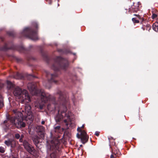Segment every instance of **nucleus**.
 Listing matches in <instances>:
<instances>
[{
  "label": "nucleus",
  "instance_id": "6e6552de",
  "mask_svg": "<svg viewBox=\"0 0 158 158\" xmlns=\"http://www.w3.org/2000/svg\"><path fill=\"white\" fill-rule=\"evenodd\" d=\"M23 145L25 148L30 154L34 155L35 150L32 146L29 144L27 141H24L23 142Z\"/></svg>",
  "mask_w": 158,
  "mask_h": 158
},
{
  "label": "nucleus",
  "instance_id": "f3484780",
  "mask_svg": "<svg viewBox=\"0 0 158 158\" xmlns=\"http://www.w3.org/2000/svg\"><path fill=\"white\" fill-rule=\"evenodd\" d=\"M69 65V63L68 62H67L62 67V69H65Z\"/></svg>",
  "mask_w": 158,
  "mask_h": 158
},
{
  "label": "nucleus",
  "instance_id": "2f4dec72",
  "mask_svg": "<svg viewBox=\"0 0 158 158\" xmlns=\"http://www.w3.org/2000/svg\"><path fill=\"white\" fill-rule=\"evenodd\" d=\"M84 127V125H83L81 127H82V128H83Z\"/></svg>",
  "mask_w": 158,
  "mask_h": 158
},
{
  "label": "nucleus",
  "instance_id": "f704fd0d",
  "mask_svg": "<svg viewBox=\"0 0 158 158\" xmlns=\"http://www.w3.org/2000/svg\"><path fill=\"white\" fill-rule=\"evenodd\" d=\"M48 109H49V105H48Z\"/></svg>",
  "mask_w": 158,
  "mask_h": 158
},
{
  "label": "nucleus",
  "instance_id": "39448f33",
  "mask_svg": "<svg viewBox=\"0 0 158 158\" xmlns=\"http://www.w3.org/2000/svg\"><path fill=\"white\" fill-rule=\"evenodd\" d=\"M77 130L79 131L77 135V137L81 138L82 143H85L88 141V137L87 136L86 132L84 131L81 130L80 127L78 128Z\"/></svg>",
  "mask_w": 158,
  "mask_h": 158
},
{
  "label": "nucleus",
  "instance_id": "f8f14e48",
  "mask_svg": "<svg viewBox=\"0 0 158 158\" xmlns=\"http://www.w3.org/2000/svg\"><path fill=\"white\" fill-rule=\"evenodd\" d=\"M153 28L156 31H158V23L156 22L153 25Z\"/></svg>",
  "mask_w": 158,
  "mask_h": 158
},
{
  "label": "nucleus",
  "instance_id": "5701e85b",
  "mask_svg": "<svg viewBox=\"0 0 158 158\" xmlns=\"http://www.w3.org/2000/svg\"><path fill=\"white\" fill-rule=\"evenodd\" d=\"M157 17V15L155 14H153L152 15V17L153 19H155Z\"/></svg>",
  "mask_w": 158,
  "mask_h": 158
},
{
  "label": "nucleus",
  "instance_id": "e433bc0d",
  "mask_svg": "<svg viewBox=\"0 0 158 158\" xmlns=\"http://www.w3.org/2000/svg\"><path fill=\"white\" fill-rule=\"evenodd\" d=\"M53 141H52V143H53Z\"/></svg>",
  "mask_w": 158,
  "mask_h": 158
},
{
  "label": "nucleus",
  "instance_id": "f03ea898",
  "mask_svg": "<svg viewBox=\"0 0 158 158\" xmlns=\"http://www.w3.org/2000/svg\"><path fill=\"white\" fill-rule=\"evenodd\" d=\"M31 107L30 106L27 105L25 107L26 114L22 113L21 112H19L18 113V116H16L15 118H11L10 120V122L12 123L15 125L18 128L25 127V123L22 122L23 116H26V120H29L32 121L33 119V117L32 112L31 111Z\"/></svg>",
  "mask_w": 158,
  "mask_h": 158
},
{
  "label": "nucleus",
  "instance_id": "72a5a7b5",
  "mask_svg": "<svg viewBox=\"0 0 158 158\" xmlns=\"http://www.w3.org/2000/svg\"><path fill=\"white\" fill-rule=\"evenodd\" d=\"M17 75L18 76H20V75L18 73V74H17Z\"/></svg>",
  "mask_w": 158,
  "mask_h": 158
},
{
  "label": "nucleus",
  "instance_id": "ddd939ff",
  "mask_svg": "<svg viewBox=\"0 0 158 158\" xmlns=\"http://www.w3.org/2000/svg\"><path fill=\"white\" fill-rule=\"evenodd\" d=\"M39 138L37 136H35L33 138V140L35 143H38L39 142Z\"/></svg>",
  "mask_w": 158,
  "mask_h": 158
},
{
  "label": "nucleus",
  "instance_id": "cd10ccee",
  "mask_svg": "<svg viewBox=\"0 0 158 158\" xmlns=\"http://www.w3.org/2000/svg\"><path fill=\"white\" fill-rule=\"evenodd\" d=\"M60 128V127L59 126H57L56 127H55V129H59Z\"/></svg>",
  "mask_w": 158,
  "mask_h": 158
},
{
  "label": "nucleus",
  "instance_id": "7ed1b4c3",
  "mask_svg": "<svg viewBox=\"0 0 158 158\" xmlns=\"http://www.w3.org/2000/svg\"><path fill=\"white\" fill-rule=\"evenodd\" d=\"M13 94L16 98L20 99L22 98L21 103L26 104L31 101L28 92L25 89L22 90L19 87L15 89Z\"/></svg>",
  "mask_w": 158,
  "mask_h": 158
},
{
  "label": "nucleus",
  "instance_id": "c85d7f7f",
  "mask_svg": "<svg viewBox=\"0 0 158 158\" xmlns=\"http://www.w3.org/2000/svg\"><path fill=\"white\" fill-rule=\"evenodd\" d=\"M45 122L44 121H43L41 122V123L42 124H44Z\"/></svg>",
  "mask_w": 158,
  "mask_h": 158
},
{
  "label": "nucleus",
  "instance_id": "a878e982",
  "mask_svg": "<svg viewBox=\"0 0 158 158\" xmlns=\"http://www.w3.org/2000/svg\"><path fill=\"white\" fill-rule=\"evenodd\" d=\"M95 134L96 136H98L99 135V132H96Z\"/></svg>",
  "mask_w": 158,
  "mask_h": 158
},
{
  "label": "nucleus",
  "instance_id": "4be33fe9",
  "mask_svg": "<svg viewBox=\"0 0 158 158\" xmlns=\"http://www.w3.org/2000/svg\"><path fill=\"white\" fill-rule=\"evenodd\" d=\"M9 121V120L8 119H7V120H6L5 121H4V124H5V125H6V127H7L9 126V125H7V124H6V123H7V121Z\"/></svg>",
  "mask_w": 158,
  "mask_h": 158
},
{
  "label": "nucleus",
  "instance_id": "1a4fd4ad",
  "mask_svg": "<svg viewBox=\"0 0 158 158\" xmlns=\"http://www.w3.org/2000/svg\"><path fill=\"white\" fill-rule=\"evenodd\" d=\"M30 39L33 40H36L38 39V37L36 35V33L35 32H31L29 36Z\"/></svg>",
  "mask_w": 158,
  "mask_h": 158
},
{
  "label": "nucleus",
  "instance_id": "c756f323",
  "mask_svg": "<svg viewBox=\"0 0 158 158\" xmlns=\"http://www.w3.org/2000/svg\"><path fill=\"white\" fill-rule=\"evenodd\" d=\"M114 156L113 155H111L110 156V158H114Z\"/></svg>",
  "mask_w": 158,
  "mask_h": 158
},
{
  "label": "nucleus",
  "instance_id": "a211bd4d",
  "mask_svg": "<svg viewBox=\"0 0 158 158\" xmlns=\"http://www.w3.org/2000/svg\"><path fill=\"white\" fill-rule=\"evenodd\" d=\"M132 20L133 23H138L139 22V21L138 20L136 19L135 18H133L132 19Z\"/></svg>",
  "mask_w": 158,
  "mask_h": 158
},
{
  "label": "nucleus",
  "instance_id": "473e14b6",
  "mask_svg": "<svg viewBox=\"0 0 158 158\" xmlns=\"http://www.w3.org/2000/svg\"><path fill=\"white\" fill-rule=\"evenodd\" d=\"M18 79H21L22 78L21 77H18L17 78Z\"/></svg>",
  "mask_w": 158,
  "mask_h": 158
},
{
  "label": "nucleus",
  "instance_id": "6ab92c4d",
  "mask_svg": "<svg viewBox=\"0 0 158 158\" xmlns=\"http://www.w3.org/2000/svg\"><path fill=\"white\" fill-rule=\"evenodd\" d=\"M50 156L51 158H56V154L54 153L51 154Z\"/></svg>",
  "mask_w": 158,
  "mask_h": 158
},
{
  "label": "nucleus",
  "instance_id": "bb28decb",
  "mask_svg": "<svg viewBox=\"0 0 158 158\" xmlns=\"http://www.w3.org/2000/svg\"><path fill=\"white\" fill-rule=\"evenodd\" d=\"M134 15L136 16H137V17H138V18H139H139H140V16H139V15H136V14H134Z\"/></svg>",
  "mask_w": 158,
  "mask_h": 158
},
{
  "label": "nucleus",
  "instance_id": "2eb2a0df",
  "mask_svg": "<svg viewBox=\"0 0 158 158\" xmlns=\"http://www.w3.org/2000/svg\"><path fill=\"white\" fill-rule=\"evenodd\" d=\"M134 6H132L131 9V10L133 12H136L138 10V9L137 7L136 8H135L134 7Z\"/></svg>",
  "mask_w": 158,
  "mask_h": 158
},
{
  "label": "nucleus",
  "instance_id": "b1692460",
  "mask_svg": "<svg viewBox=\"0 0 158 158\" xmlns=\"http://www.w3.org/2000/svg\"><path fill=\"white\" fill-rule=\"evenodd\" d=\"M15 137L17 139H19L20 137V135L18 134H16L15 135Z\"/></svg>",
  "mask_w": 158,
  "mask_h": 158
},
{
  "label": "nucleus",
  "instance_id": "4468645a",
  "mask_svg": "<svg viewBox=\"0 0 158 158\" xmlns=\"http://www.w3.org/2000/svg\"><path fill=\"white\" fill-rule=\"evenodd\" d=\"M7 87L8 88L10 89L13 87V85L11 82L9 81H7Z\"/></svg>",
  "mask_w": 158,
  "mask_h": 158
},
{
  "label": "nucleus",
  "instance_id": "f257e3e1",
  "mask_svg": "<svg viewBox=\"0 0 158 158\" xmlns=\"http://www.w3.org/2000/svg\"><path fill=\"white\" fill-rule=\"evenodd\" d=\"M27 87L32 94L34 95H38L41 96V100L43 103L40 104L37 108L42 109L44 106V103H46L48 100L54 104H56L55 98L50 96L48 94H46L43 90H37L35 85L32 83H29L27 85Z\"/></svg>",
  "mask_w": 158,
  "mask_h": 158
},
{
  "label": "nucleus",
  "instance_id": "c9c22d12",
  "mask_svg": "<svg viewBox=\"0 0 158 158\" xmlns=\"http://www.w3.org/2000/svg\"><path fill=\"white\" fill-rule=\"evenodd\" d=\"M80 146L81 147H82V145H80Z\"/></svg>",
  "mask_w": 158,
  "mask_h": 158
},
{
  "label": "nucleus",
  "instance_id": "aec40b11",
  "mask_svg": "<svg viewBox=\"0 0 158 158\" xmlns=\"http://www.w3.org/2000/svg\"><path fill=\"white\" fill-rule=\"evenodd\" d=\"M5 152L4 148L2 147H0V152L1 153H4Z\"/></svg>",
  "mask_w": 158,
  "mask_h": 158
},
{
  "label": "nucleus",
  "instance_id": "7c9ffc66",
  "mask_svg": "<svg viewBox=\"0 0 158 158\" xmlns=\"http://www.w3.org/2000/svg\"><path fill=\"white\" fill-rule=\"evenodd\" d=\"M10 158H17L16 157H14L13 156H12L10 157Z\"/></svg>",
  "mask_w": 158,
  "mask_h": 158
},
{
  "label": "nucleus",
  "instance_id": "9d476101",
  "mask_svg": "<svg viewBox=\"0 0 158 158\" xmlns=\"http://www.w3.org/2000/svg\"><path fill=\"white\" fill-rule=\"evenodd\" d=\"M36 129H39V131L41 132V137L43 138L44 137V133L43 132L44 130V127L42 126H39L36 127Z\"/></svg>",
  "mask_w": 158,
  "mask_h": 158
},
{
  "label": "nucleus",
  "instance_id": "0eeeda50",
  "mask_svg": "<svg viewBox=\"0 0 158 158\" xmlns=\"http://www.w3.org/2000/svg\"><path fill=\"white\" fill-rule=\"evenodd\" d=\"M23 145L25 148L30 154L34 155L35 150L32 146L29 144L27 141H24L23 142Z\"/></svg>",
  "mask_w": 158,
  "mask_h": 158
},
{
  "label": "nucleus",
  "instance_id": "dca6fc26",
  "mask_svg": "<svg viewBox=\"0 0 158 158\" xmlns=\"http://www.w3.org/2000/svg\"><path fill=\"white\" fill-rule=\"evenodd\" d=\"M3 105L1 96L0 95V108L3 106Z\"/></svg>",
  "mask_w": 158,
  "mask_h": 158
},
{
  "label": "nucleus",
  "instance_id": "9b49d317",
  "mask_svg": "<svg viewBox=\"0 0 158 158\" xmlns=\"http://www.w3.org/2000/svg\"><path fill=\"white\" fill-rule=\"evenodd\" d=\"M14 142V141L13 140H7L5 141V143L8 146H11V147H12V143Z\"/></svg>",
  "mask_w": 158,
  "mask_h": 158
},
{
  "label": "nucleus",
  "instance_id": "393cba45",
  "mask_svg": "<svg viewBox=\"0 0 158 158\" xmlns=\"http://www.w3.org/2000/svg\"><path fill=\"white\" fill-rule=\"evenodd\" d=\"M59 141L58 140H56V141H55V142L54 143V145L56 146V145H57L58 143H59Z\"/></svg>",
  "mask_w": 158,
  "mask_h": 158
},
{
  "label": "nucleus",
  "instance_id": "423d86ee",
  "mask_svg": "<svg viewBox=\"0 0 158 158\" xmlns=\"http://www.w3.org/2000/svg\"><path fill=\"white\" fill-rule=\"evenodd\" d=\"M47 77L48 78V84H45V83H44V85L48 88H50V86L49 85L50 83L52 82H54L56 83V81L55 80L53 79V78L56 76V75L55 74H50L48 72H46Z\"/></svg>",
  "mask_w": 158,
  "mask_h": 158
},
{
  "label": "nucleus",
  "instance_id": "412c9836",
  "mask_svg": "<svg viewBox=\"0 0 158 158\" xmlns=\"http://www.w3.org/2000/svg\"><path fill=\"white\" fill-rule=\"evenodd\" d=\"M24 137V135H22L21 136H20V139H19V141L21 142H23V138Z\"/></svg>",
  "mask_w": 158,
  "mask_h": 158
},
{
  "label": "nucleus",
  "instance_id": "20e7f679",
  "mask_svg": "<svg viewBox=\"0 0 158 158\" xmlns=\"http://www.w3.org/2000/svg\"><path fill=\"white\" fill-rule=\"evenodd\" d=\"M63 110H61L60 109L58 111V113H59L60 112L61 114V116L59 117V115L56 116V119L58 121H60V119L63 118L64 119V123H65L66 126H68L69 122L72 121V119L73 118L72 114L70 112L68 111L65 113V111H66L67 109L65 106L63 107Z\"/></svg>",
  "mask_w": 158,
  "mask_h": 158
}]
</instances>
